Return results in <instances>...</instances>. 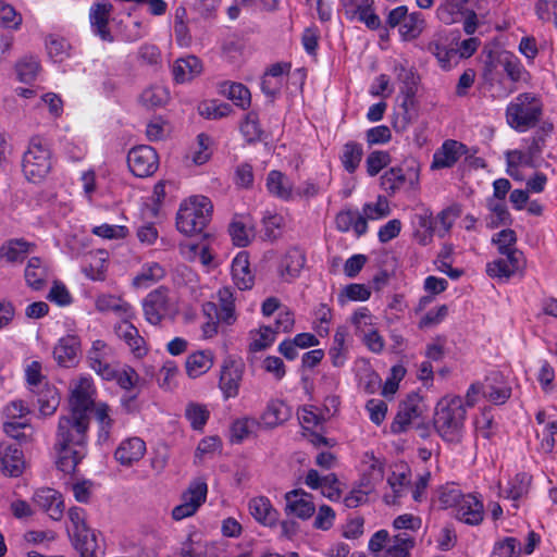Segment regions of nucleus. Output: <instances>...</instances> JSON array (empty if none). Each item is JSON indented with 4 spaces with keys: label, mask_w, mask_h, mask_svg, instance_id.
<instances>
[{
    "label": "nucleus",
    "mask_w": 557,
    "mask_h": 557,
    "mask_svg": "<svg viewBox=\"0 0 557 557\" xmlns=\"http://www.w3.org/2000/svg\"><path fill=\"white\" fill-rule=\"evenodd\" d=\"M259 425V421L251 417H244L235 420L231 426L232 441L240 443L252 435Z\"/></svg>",
    "instance_id": "nucleus-55"
},
{
    "label": "nucleus",
    "mask_w": 557,
    "mask_h": 557,
    "mask_svg": "<svg viewBox=\"0 0 557 557\" xmlns=\"http://www.w3.org/2000/svg\"><path fill=\"white\" fill-rule=\"evenodd\" d=\"M517 236L515 231L510 228L502 230L492 237V243L497 246L500 255H510L511 252H520L516 248Z\"/></svg>",
    "instance_id": "nucleus-60"
},
{
    "label": "nucleus",
    "mask_w": 557,
    "mask_h": 557,
    "mask_svg": "<svg viewBox=\"0 0 557 557\" xmlns=\"http://www.w3.org/2000/svg\"><path fill=\"white\" fill-rule=\"evenodd\" d=\"M391 213L389 202L384 196H379L375 202H367L362 207V215L366 221H376Z\"/></svg>",
    "instance_id": "nucleus-58"
},
{
    "label": "nucleus",
    "mask_w": 557,
    "mask_h": 557,
    "mask_svg": "<svg viewBox=\"0 0 557 557\" xmlns=\"http://www.w3.org/2000/svg\"><path fill=\"white\" fill-rule=\"evenodd\" d=\"M407 176L401 168H391L381 176V186L389 195H394L405 187Z\"/></svg>",
    "instance_id": "nucleus-54"
},
{
    "label": "nucleus",
    "mask_w": 557,
    "mask_h": 557,
    "mask_svg": "<svg viewBox=\"0 0 557 557\" xmlns=\"http://www.w3.org/2000/svg\"><path fill=\"white\" fill-rule=\"evenodd\" d=\"M89 367L103 380L114 376V349L101 339L92 342L87 354Z\"/></svg>",
    "instance_id": "nucleus-7"
},
{
    "label": "nucleus",
    "mask_w": 557,
    "mask_h": 557,
    "mask_svg": "<svg viewBox=\"0 0 557 557\" xmlns=\"http://www.w3.org/2000/svg\"><path fill=\"white\" fill-rule=\"evenodd\" d=\"M326 419L324 412L313 406H304L298 411V420L307 430L321 425Z\"/></svg>",
    "instance_id": "nucleus-62"
},
{
    "label": "nucleus",
    "mask_w": 557,
    "mask_h": 557,
    "mask_svg": "<svg viewBox=\"0 0 557 557\" xmlns=\"http://www.w3.org/2000/svg\"><path fill=\"white\" fill-rule=\"evenodd\" d=\"M465 400L460 396L443 397L436 405L434 428L443 441L459 444L465 433Z\"/></svg>",
    "instance_id": "nucleus-2"
},
{
    "label": "nucleus",
    "mask_w": 557,
    "mask_h": 557,
    "mask_svg": "<svg viewBox=\"0 0 557 557\" xmlns=\"http://www.w3.org/2000/svg\"><path fill=\"white\" fill-rule=\"evenodd\" d=\"M521 544L516 537H504L495 542L491 557H519Z\"/></svg>",
    "instance_id": "nucleus-59"
},
{
    "label": "nucleus",
    "mask_w": 557,
    "mask_h": 557,
    "mask_svg": "<svg viewBox=\"0 0 557 557\" xmlns=\"http://www.w3.org/2000/svg\"><path fill=\"white\" fill-rule=\"evenodd\" d=\"M222 92L240 109L247 110L250 107V91L242 83L227 82L223 84Z\"/></svg>",
    "instance_id": "nucleus-47"
},
{
    "label": "nucleus",
    "mask_w": 557,
    "mask_h": 557,
    "mask_svg": "<svg viewBox=\"0 0 557 557\" xmlns=\"http://www.w3.org/2000/svg\"><path fill=\"white\" fill-rule=\"evenodd\" d=\"M348 333L347 330L343 326L336 329L333 343L329 349V357L331 362L336 368H342L345 366L348 354H349V345L347 343Z\"/></svg>",
    "instance_id": "nucleus-35"
},
{
    "label": "nucleus",
    "mask_w": 557,
    "mask_h": 557,
    "mask_svg": "<svg viewBox=\"0 0 557 557\" xmlns=\"http://www.w3.org/2000/svg\"><path fill=\"white\" fill-rule=\"evenodd\" d=\"M455 511L456 518L463 523L478 525L483 521V504L473 494L463 495Z\"/></svg>",
    "instance_id": "nucleus-22"
},
{
    "label": "nucleus",
    "mask_w": 557,
    "mask_h": 557,
    "mask_svg": "<svg viewBox=\"0 0 557 557\" xmlns=\"http://www.w3.org/2000/svg\"><path fill=\"white\" fill-rule=\"evenodd\" d=\"M288 417V407L281 400H272L268 404L259 423L265 428H275L286 421Z\"/></svg>",
    "instance_id": "nucleus-42"
},
{
    "label": "nucleus",
    "mask_w": 557,
    "mask_h": 557,
    "mask_svg": "<svg viewBox=\"0 0 557 557\" xmlns=\"http://www.w3.org/2000/svg\"><path fill=\"white\" fill-rule=\"evenodd\" d=\"M127 164L135 176L147 177L157 171L159 158L152 147L141 145L131 149L127 154Z\"/></svg>",
    "instance_id": "nucleus-8"
},
{
    "label": "nucleus",
    "mask_w": 557,
    "mask_h": 557,
    "mask_svg": "<svg viewBox=\"0 0 557 557\" xmlns=\"http://www.w3.org/2000/svg\"><path fill=\"white\" fill-rule=\"evenodd\" d=\"M232 277L234 284L240 290L250 289L255 282V276L250 270L248 253L240 251L232 261Z\"/></svg>",
    "instance_id": "nucleus-28"
},
{
    "label": "nucleus",
    "mask_w": 557,
    "mask_h": 557,
    "mask_svg": "<svg viewBox=\"0 0 557 557\" xmlns=\"http://www.w3.org/2000/svg\"><path fill=\"white\" fill-rule=\"evenodd\" d=\"M209 410L206 406L189 403L185 409V417L194 430H202L209 419Z\"/></svg>",
    "instance_id": "nucleus-61"
},
{
    "label": "nucleus",
    "mask_w": 557,
    "mask_h": 557,
    "mask_svg": "<svg viewBox=\"0 0 557 557\" xmlns=\"http://www.w3.org/2000/svg\"><path fill=\"white\" fill-rule=\"evenodd\" d=\"M22 169L25 177L33 183L40 182L51 169L49 148L39 138H33L23 156Z\"/></svg>",
    "instance_id": "nucleus-6"
},
{
    "label": "nucleus",
    "mask_w": 557,
    "mask_h": 557,
    "mask_svg": "<svg viewBox=\"0 0 557 557\" xmlns=\"http://www.w3.org/2000/svg\"><path fill=\"white\" fill-rule=\"evenodd\" d=\"M202 72L201 61L195 55L177 59L172 69L174 81L178 84L188 83Z\"/></svg>",
    "instance_id": "nucleus-34"
},
{
    "label": "nucleus",
    "mask_w": 557,
    "mask_h": 557,
    "mask_svg": "<svg viewBox=\"0 0 557 557\" xmlns=\"http://www.w3.org/2000/svg\"><path fill=\"white\" fill-rule=\"evenodd\" d=\"M507 162V174L516 181H522V168H532L534 163L522 149H513L505 152Z\"/></svg>",
    "instance_id": "nucleus-40"
},
{
    "label": "nucleus",
    "mask_w": 557,
    "mask_h": 557,
    "mask_svg": "<svg viewBox=\"0 0 557 557\" xmlns=\"http://www.w3.org/2000/svg\"><path fill=\"white\" fill-rule=\"evenodd\" d=\"M208 494V485L203 479L194 480L186 492L182 495V503L188 504L198 510L200 506L206 502Z\"/></svg>",
    "instance_id": "nucleus-49"
},
{
    "label": "nucleus",
    "mask_w": 557,
    "mask_h": 557,
    "mask_svg": "<svg viewBox=\"0 0 557 557\" xmlns=\"http://www.w3.org/2000/svg\"><path fill=\"white\" fill-rule=\"evenodd\" d=\"M424 18L420 12L408 13L398 32L404 40L416 39L424 28Z\"/></svg>",
    "instance_id": "nucleus-50"
},
{
    "label": "nucleus",
    "mask_w": 557,
    "mask_h": 557,
    "mask_svg": "<svg viewBox=\"0 0 557 557\" xmlns=\"http://www.w3.org/2000/svg\"><path fill=\"white\" fill-rule=\"evenodd\" d=\"M336 228L339 232L347 233L354 231L357 237L368 232L366 218L358 210H343L335 218Z\"/></svg>",
    "instance_id": "nucleus-29"
},
{
    "label": "nucleus",
    "mask_w": 557,
    "mask_h": 557,
    "mask_svg": "<svg viewBox=\"0 0 557 557\" xmlns=\"http://www.w3.org/2000/svg\"><path fill=\"white\" fill-rule=\"evenodd\" d=\"M213 206L206 196H191L184 200L176 216L177 230L188 236L198 234L210 221Z\"/></svg>",
    "instance_id": "nucleus-4"
},
{
    "label": "nucleus",
    "mask_w": 557,
    "mask_h": 557,
    "mask_svg": "<svg viewBox=\"0 0 557 557\" xmlns=\"http://www.w3.org/2000/svg\"><path fill=\"white\" fill-rule=\"evenodd\" d=\"M29 413L30 409L24 400L15 399L10 401L3 409L4 432L13 438H20L22 435L21 430L29 425L27 420Z\"/></svg>",
    "instance_id": "nucleus-10"
},
{
    "label": "nucleus",
    "mask_w": 557,
    "mask_h": 557,
    "mask_svg": "<svg viewBox=\"0 0 557 557\" xmlns=\"http://www.w3.org/2000/svg\"><path fill=\"white\" fill-rule=\"evenodd\" d=\"M24 280L30 289L41 290L50 280L47 262L39 257H30L24 270Z\"/></svg>",
    "instance_id": "nucleus-21"
},
{
    "label": "nucleus",
    "mask_w": 557,
    "mask_h": 557,
    "mask_svg": "<svg viewBox=\"0 0 557 557\" xmlns=\"http://www.w3.org/2000/svg\"><path fill=\"white\" fill-rule=\"evenodd\" d=\"M29 393L36 399L41 417L51 416L58 409L60 396L57 388L49 383L38 387L37 391H29Z\"/></svg>",
    "instance_id": "nucleus-32"
},
{
    "label": "nucleus",
    "mask_w": 557,
    "mask_h": 557,
    "mask_svg": "<svg viewBox=\"0 0 557 557\" xmlns=\"http://www.w3.org/2000/svg\"><path fill=\"white\" fill-rule=\"evenodd\" d=\"M465 146L456 140L448 139L434 152L431 163L432 170L448 169L456 164L463 153Z\"/></svg>",
    "instance_id": "nucleus-23"
},
{
    "label": "nucleus",
    "mask_w": 557,
    "mask_h": 557,
    "mask_svg": "<svg viewBox=\"0 0 557 557\" xmlns=\"http://www.w3.org/2000/svg\"><path fill=\"white\" fill-rule=\"evenodd\" d=\"M305 264V252L297 247L289 248L278 261V275L284 282H292L300 275Z\"/></svg>",
    "instance_id": "nucleus-14"
},
{
    "label": "nucleus",
    "mask_w": 557,
    "mask_h": 557,
    "mask_svg": "<svg viewBox=\"0 0 557 557\" xmlns=\"http://www.w3.org/2000/svg\"><path fill=\"white\" fill-rule=\"evenodd\" d=\"M96 388L90 376L82 375L77 379L71 389L70 411L85 417L94 405Z\"/></svg>",
    "instance_id": "nucleus-9"
},
{
    "label": "nucleus",
    "mask_w": 557,
    "mask_h": 557,
    "mask_svg": "<svg viewBox=\"0 0 557 557\" xmlns=\"http://www.w3.org/2000/svg\"><path fill=\"white\" fill-rule=\"evenodd\" d=\"M243 374V363L234 360H228L224 363L219 385L225 398H233L238 395Z\"/></svg>",
    "instance_id": "nucleus-17"
},
{
    "label": "nucleus",
    "mask_w": 557,
    "mask_h": 557,
    "mask_svg": "<svg viewBox=\"0 0 557 557\" xmlns=\"http://www.w3.org/2000/svg\"><path fill=\"white\" fill-rule=\"evenodd\" d=\"M81 342L77 336L67 335L61 337L53 349L55 361L62 367H71L75 363L79 351Z\"/></svg>",
    "instance_id": "nucleus-31"
},
{
    "label": "nucleus",
    "mask_w": 557,
    "mask_h": 557,
    "mask_svg": "<svg viewBox=\"0 0 557 557\" xmlns=\"http://www.w3.org/2000/svg\"><path fill=\"white\" fill-rule=\"evenodd\" d=\"M35 250V245L24 239H11L0 248V258L8 263H21Z\"/></svg>",
    "instance_id": "nucleus-33"
},
{
    "label": "nucleus",
    "mask_w": 557,
    "mask_h": 557,
    "mask_svg": "<svg viewBox=\"0 0 557 557\" xmlns=\"http://www.w3.org/2000/svg\"><path fill=\"white\" fill-rule=\"evenodd\" d=\"M185 366L189 377H198L213 366V354L211 350L195 351L187 357Z\"/></svg>",
    "instance_id": "nucleus-39"
},
{
    "label": "nucleus",
    "mask_w": 557,
    "mask_h": 557,
    "mask_svg": "<svg viewBox=\"0 0 557 557\" xmlns=\"http://www.w3.org/2000/svg\"><path fill=\"white\" fill-rule=\"evenodd\" d=\"M89 417L69 412L59 420L55 449L57 466L64 473H71L86 456Z\"/></svg>",
    "instance_id": "nucleus-1"
},
{
    "label": "nucleus",
    "mask_w": 557,
    "mask_h": 557,
    "mask_svg": "<svg viewBox=\"0 0 557 557\" xmlns=\"http://www.w3.org/2000/svg\"><path fill=\"white\" fill-rule=\"evenodd\" d=\"M147 447L144 440L137 436L123 440L114 451L115 460L124 466L131 467L138 462L146 454Z\"/></svg>",
    "instance_id": "nucleus-16"
},
{
    "label": "nucleus",
    "mask_w": 557,
    "mask_h": 557,
    "mask_svg": "<svg viewBox=\"0 0 557 557\" xmlns=\"http://www.w3.org/2000/svg\"><path fill=\"white\" fill-rule=\"evenodd\" d=\"M345 16L350 21H359L370 29H377L380 17L372 10V0H341Z\"/></svg>",
    "instance_id": "nucleus-11"
},
{
    "label": "nucleus",
    "mask_w": 557,
    "mask_h": 557,
    "mask_svg": "<svg viewBox=\"0 0 557 557\" xmlns=\"http://www.w3.org/2000/svg\"><path fill=\"white\" fill-rule=\"evenodd\" d=\"M351 322L356 330V336L359 338L363 337L368 332L370 333L377 329L375 326L374 317L371 314L370 310L364 307L354 313Z\"/></svg>",
    "instance_id": "nucleus-56"
},
{
    "label": "nucleus",
    "mask_w": 557,
    "mask_h": 557,
    "mask_svg": "<svg viewBox=\"0 0 557 557\" xmlns=\"http://www.w3.org/2000/svg\"><path fill=\"white\" fill-rule=\"evenodd\" d=\"M140 103L148 109L163 107L170 99V91L163 85H151L143 90Z\"/></svg>",
    "instance_id": "nucleus-45"
},
{
    "label": "nucleus",
    "mask_w": 557,
    "mask_h": 557,
    "mask_svg": "<svg viewBox=\"0 0 557 557\" xmlns=\"http://www.w3.org/2000/svg\"><path fill=\"white\" fill-rule=\"evenodd\" d=\"M276 338V332L271 326H261L250 332L249 350L258 352L269 348Z\"/></svg>",
    "instance_id": "nucleus-53"
},
{
    "label": "nucleus",
    "mask_w": 557,
    "mask_h": 557,
    "mask_svg": "<svg viewBox=\"0 0 557 557\" xmlns=\"http://www.w3.org/2000/svg\"><path fill=\"white\" fill-rule=\"evenodd\" d=\"M305 484L311 490H320L323 496L331 500L341 498V483L334 473L321 475L317 470L310 469L305 478Z\"/></svg>",
    "instance_id": "nucleus-15"
},
{
    "label": "nucleus",
    "mask_w": 557,
    "mask_h": 557,
    "mask_svg": "<svg viewBox=\"0 0 557 557\" xmlns=\"http://www.w3.org/2000/svg\"><path fill=\"white\" fill-rule=\"evenodd\" d=\"M112 9L113 7L110 2H98L92 4L89 10L91 30L104 41L113 40L108 26Z\"/></svg>",
    "instance_id": "nucleus-18"
},
{
    "label": "nucleus",
    "mask_w": 557,
    "mask_h": 557,
    "mask_svg": "<svg viewBox=\"0 0 557 557\" xmlns=\"http://www.w3.org/2000/svg\"><path fill=\"white\" fill-rule=\"evenodd\" d=\"M522 265V253L511 252L510 255H502L500 258L488 262L486 272L491 277L509 278Z\"/></svg>",
    "instance_id": "nucleus-24"
},
{
    "label": "nucleus",
    "mask_w": 557,
    "mask_h": 557,
    "mask_svg": "<svg viewBox=\"0 0 557 557\" xmlns=\"http://www.w3.org/2000/svg\"><path fill=\"white\" fill-rule=\"evenodd\" d=\"M33 502L51 519L59 521L63 517L64 503L58 491L50 487L39 488L34 493Z\"/></svg>",
    "instance_id": "nucleus-13"
},
{
    "label": "nucleus",
    "mask_w": 557,
    "mask_h": 557,
    "mask_svg": "<svg viewBox=\"0 0 557 557\" xmlns=\"http://www.w3.org/2000/svg\"><path fill=\"white\" fill-rule=\"evenodd\" d=\"M233 243L246 247L255 237V223L250 215H236L228 227Z\"/></svg>",
    "instance_id": "nucleus-30"
},
{
    "label": "nucleus",
    "mask_w": 557,
    "mask_h": 557,
    "mask_svg": "<svg viewBox=\"0 0 557 557\" xmlns=\"http://www.w3.org/2000/svg\"><path fill=\"white\" fill-rule=\"evenodd\" d=\"M144 317L151 325H159L164 319L173 318L177 305L165 287H158L146 295L141 301Z\"/></svg>",
    "instance_id": "nucleus-5"
},
{
    "label": "nucleus",
    "mask_w": 557,
    "mask_h": 557,
    "mask_svg": "<svg viewBox=\"0 0 557 557\" xmlns=\"http://www.w3.org/2000/svg\"><path fill=\"white\" fill-rule=\"evenodd\" d=\"M219 300V321L226 325H232L236 321L235 299L230 287H222L218 292Z\"/></svg>",
    "instance_id": "nucleus-44"
},
{
    "label": "nucleus",
    "mask_w": 557,
    "mask_h": 557,
    "mask_svg": "<svg viewBox=\"0 0 557 557\" xmlns=\"http://www.w3.org/2000/svg\"><path fill=\"white\" fill-rule=\"evenodd\" d=\"M530 476L527 473H518L508 481L504 490L505 497L513 502L512 506L518 508V500L527 495L529 491Z\"/></svg>",
    "instance_id": "nucleus-48"
},
{
    "label": "nucleus",
    "mask_w": 557,
    "mask_h": 557,
    "mask_svg": "<svg viewBox=\"0 0 557 557\" xmlns=\"http://www.w3.org/2000/svg\"><path fill=\"white\" fill-rule=\"evenodd\" d=\"M363 157V147L357 141H347L339 156L343 168L349 174L356 172Z\"/></svg>",
    "instance_id": "nucleus-43"
},
{
    "label": "nucleus",
    "mask_w": 557,
    "mask_h": 557,
    "mask_svg": "<svg viewBox=\"0 0 557 557\" xmlns=\"http://www.w3.org/2000/svg\"><path fill=\"white\" fill-rule=\"evenodd\" d=\"M95 307L101 313L112 312L121 319H133L135 310L123 298L112 294H99L95 299Z\"/></svg>",
    "instance_id": "nucleus-20"
},
{
    "label": "nucleus",
    "mask_w": 557,
    "mask_h": 557,
    "mask_svg": "<svg viewBox=\"0 0 557 557\" xmlns=\"http://www.w3.org/2000/svg\"><path fill=\"white\" fill-rule=\"evenodd\" d=\"M164 274V269L158 262H146L133 278V285L137 288H147L160 281Z\"/></svg>",
    "instance_id": "nucleus-41"
},
{
    "label": "nucleus",
    "mask_w": 557,
    "mask_h": 557,
    "mask_svg": "<svg viewBox=\"0 0 557 557\" xmlns=\"http://www.w3.org/2000/svg\"><path fill=\"white\" fill-rule=\"evenodd\" d=\"M248 509L255 520L264 527H274L278 521V511L265 496L251 498L248 503Z\"/></svg>",
    "instance_id": "nucleus-25"
},
{
    "label": "nucleus",
    "mask_w": 557,
    "mask_h": 557,
    "mask_svg": "<svg viewBox=\"0 0 557 557\" xmlns=\"http://www.w3.org/2000/svg\"><path fill=\"white\" fill-rule=\"evenodd\" d=\"M25 467L23 451L17 445L0 444V472L9 476H18Z\"/></svg>",
    "instance_id": "nucleus-19"
},
{
    "label": "nucleus",
    "mask_w": 557,
    "mask_h": 557,
    "mask_svg": "<svg viewBox=\"0 0 557 557\" xmlns=\"http://www.w3.org/2000/svg\"><path fill=\"white\" fill-rule=\"evenodd\" d=\"M268 191L284 201L295 199V188L293 182L280 171L272 170L268 173L267 183Z\"/></svg>",
    "instance_id": "nucleus-26"
},
{
    "label": "nucleus",
    "mask_w": 557,
    "mask_h": 557,
    "mask_svg": "<svg viewBox=\"0 0 557 557\" xmlns=\"http://www.w3.org/2000/svg\"><path fill=\"white\" fill-rule=\"evenodd\" d=\"M95 418L98 423V443L106 444L110 441L113 420L110 417V407L106 403L95 406Z\"/></svg>",
    "instance_id": "nucleus-46"
},
{
    "label": "nucleus",
    "mask_w": 557,
    "mask_h": 557,
    "mask_svg": "<svg viewBox=\"0 0 557 557\" xmlns=\"http://www.w3.org/2000/svg\"><path fill=\"white\" fill-rule=\"evenodd\" d=\"M428 50L435 55L440 65L444 70L451 69L459 60L455 48H447L438 40L431 41L428 46Z\"/></svg>",
    "instance_id": "nucleus-52"
},
{
    "label": "nucleus",
    "mask_w": 557,
    "mask_h": 557,
    "mask_svg": "<svg viewBox=\"0 0 557 557\" xmlns=\"http://www.w3.org/2000/svg\"><path fill=\"white\" fill-rule=\"evenodd\" d=\"M15 69L21 82L30 83L36 78L40 70V64L36 57L27 55L16 63Z\"/></svg>",
    "instance_id": "nucleus-57"
},
{
    "label": "nucleus",
    "mask_w": 557,
    "mask_h": 557,
    "mask_svg": "<svg viewBox=\"0 0 557 557\" xmlns=\"http://www.w3.org/2000/svg\"><path fill=\"white\" fill-rule=\"evenodd\" d=\"M502 64L507 76L512 82H519L528 75V71L525 70L520 59L512 53L505 54L504 59L502 60Z\"/></svg>",
    "instance_id": "nucleus-63"
},
{
    "label": "nucleus",
    "mask_w": 557,
    "mask_h": 557,
    "mask_svg": "<svg viewBox=\"0 0 557 557\" xmlns=\"http://www.w3.org/2000/svg\"><path fill=\"white\" fill-rule=\"evenodd\" d=\"M264 236L270 239H276L281 235L284 226V218L273 211H265L262 218Z\"/></svg>",
    "instance_id": "nucleus-64"
},
{
    "label": "nucleus",
    "mask_w": 557,
    "mask_h": 557,
    "mask_svg": "<svg viewBox=\"0 0 557 557\" xmlns=\"http://www.w3.org/2000/svg\"><path fill=\"white\" fill-rule=\"evenodd\" d=\"M414 539L406 532L396 534L386 549V557H410Z\"/></svg>",
    "instance_id": "nucleus-51"
},
{
    "label": "nucleus",
    "mask_w": 557,
    "mask_h": 557,
    "mask_svg": "<svg viewBox=\"0 0 557 557\" xmlns=\"http://www.w3.org/2000/svg\"><path fill=\"white\" fill-rule=\"evenodd\" d=\"M73 546L82 557H92L98 548L97 536L89 527L70 534Z\"/></svg>",
    "instance_id": "nucleus-38"
},
{
    "label": "nucleus",
    "mask_w": 557,
    "mask_h": 557,
    "mask_svg": "<svg viewBox=\"0 0 557 557\" xmlns=\"http://www.w3.org/2000/svg\"><path fill=\"white\" fill-rule=\"evenodd\" d=\"M467 1L468 0H443L436 9L437 18L446 25L462 21L468 11L466 9Z\"/></svg>",
    "instance_id": "nucleus-36"
},
{
    "label": "nucleus",
    "mask_w": 557,
    "mask_h": 557,
    "mask_svg": "<svg viewBox=\"0 0 557 557\" xmlns=\"http://www.w3.org/2000/svg\"><path fill=\"white\" fill-rule=\"evenodd\" d=\"M284 499V510L287 516H293L300 520H308L315 512L312 495L301 488L287 492Z\"/></svg>",
    "instance_id": "nucleus-12"
},
{
    "label": "nucleus",
    "mask_w": 557,
    "mask_h": 557,
    "mask_svg": "<svg viewBox=\"0 0 557 557\" xmlns=\"http://www.w3.org/2000/svg\"><path fill=\"white\" fill-rule=\"evenodd\" d=\"M289 64L287 63H275L272 64L263 74L261 79V90L269 97L276 96L284 82V77L289 72Z\"/></svg>",
    "instance_id": "nucleus-27"
},
{
    "label": "nucleus",
    "mask_w": 557,
    "mask_h": 557,
    "mask_svg": "<svg viewBox=\"0 0 557 557\" xmlns=\"http://www.w3.org/2000/svg\"><path fill=\"white\" fill-rule=\"evenodd\" d=\"M108 268V252L97 250L86 256L83 273L92 281H103Z\"/></svg>",
    "instance_id": "nucleus-37"
},
{
    "label": "nucleus",
    "mask_w": 557,
    "mask_h": 557,
    "mask_svg": "<svg viewBox=\"0 0 557 557\" xmlns=\"http://www.w3.org/2000/svg\"><path fill=\"white\" fill-rule=\"evenodd\" d=\"M543 103L533 92H522L515 97L506 108V122L519 133L534 127L540 121Z\"/></svg>",
    "instance_id": "nucleus-3"
}]
</instances>
